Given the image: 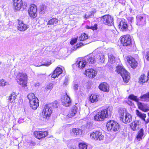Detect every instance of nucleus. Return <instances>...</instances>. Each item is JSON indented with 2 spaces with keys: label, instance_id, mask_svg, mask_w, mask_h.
Listing matches in <instances>:
<instances>
[{
  "label": "nucleus",
  "instance_id": "20",
  "mask_svg": "<svg viewBox=\"0 0 149 149\" xmlns=\"http://www.w3.org/2000/svg\"><path fill=\"white\" fill-rule=\"evenodd\" d=\"M137 105L139 108L143 111L146 112L149 110V107L147 104L141 102H138Z\"/></svg>",
  "mask_w": 149,
  "mask_h": 149
},
{
  "label": "nucleus",
  "instance_id": "10",
  "mask_svg": "<svg viewBox=\"0 0 149 149\" xmlns=\"http://www.w3.org/2000/svg\"><path fill=\"white\" fill-rule=\"evenodd\" d=\"M90 136L93 139L101 140L104 138V136L101 132L98 131H94L91 134Z\"/></svg>",
  "mask_w": 149,
  "mask_h": 149
},
{
  "label": "nucleus",
  "instance_id": "59",
  "mask_svg": "<svg viewBox=\"0 0 149 149\" xmlns=\"http://www.w3.org/2000/svg\"><path fill=\"white\" fill-rule=\"evenodd\" d=\"M148 116H149V112L148 113Z\"/></svg>",
  "mask_w": 149,
  "mask_h": 149
},
{
  "label": "nucleus",
  "instance_id": "38",
  "mask_svg": "<svg viewBox=\"0 0 149 149\" xmlns=\"http://www.w3.org/2000/svg\"><path fill=\"white\" fill-rule=\"evenodd\" d=\"M79 148L80 149H87V146L85 143H80L79 144Z\"/></svg>",
  "mask_w": 149,
  "mask_h": 149
},
{
  "label": "nucleus",
  "instance_id": "2",
  "mask_svg": "<svg viewBox=\"0 0 149 149\" xmlns=\"http://www.w3.org/2000/svg\"><path fill=\"white\" fill-rule=\"evenodd\" d=\"M120 120L123 123L127 124L130 123L132 120L131 115L126 112L125 108L120 109L119 112Z\"/></svg>",
  "mask_w": 149,
  "mask_h": 149
},
{
  "label": "nucleus",
  "instance_id": "7",
  "mask_svg": "<svg viewBox=\"0 0 149 149\" xmlns=\"http://www.w3.org/2000/svg\"><path fill=\"white\" fill-rule=\"evenodd\" d=\"M106 126L108 130L111 131H117L119 130L120 128L119 124L113 120L109 121Z\"/></svg>",
  "mask_w": 149,
  "mask_h": 149
},
{
  "label": "nucleus",
  "instance_id": "12",
  "mask_svg": "<svg viewBox=\"0 0 149 149\" xmlns=\"http://www.w3.org/2000/svg\"><path fill=\"white\" fill-rule=\"evenodd\" d=\"M131 67L133 68H136L137 65V62L136 61L135 59L130 56H128L125 58Z\"/></svg>",
  "mask_w": 149,
  "mask_h": 149
},
{
  "label": "nucleus",
  "instance_id": "55",
  "mask_svg": "<svg viewBox=\"0 0 149 149\" xmlns=\"http://www.w3.org/2000/svg\"><path fill=\"white\" fill-rule=\"evenodd\" d=\"M147 38L148 40H149V34L148 35Z\"/></svg>",
  "mask_w": 149,
  "mask_h": 149
},
{
  "label": "nucleus",
  "instance_id": "43",
  "mask_svg": "<svg viewBox=\"0 0 149 149\" xmlns=\"http://www.w3.org/2000/svg\"><path fill=\"white\" fill-rule=\"evenodd\" d=\"M53 88V84L52 83H50L48 84L45 88L46 90L48 91L51 90Z\"/></svg>",
  "mask_w": 149,
  "mask_h": 149
},
{
  "label": "nucleus",
  "instance_id": "28",
  "mask_svg": "<svg viewBox=\"0 0 149 149\" xmlns=\"http://www.w3.org/2000/svg\"><path fill=\"white\" fill-rule=\"evenodd\" d=\"M100 96L96 94H92L90 97V101L91 102H94L98 101Z\"/></svg>",
  "mask_w": 149,
  "mask_h": 149
},
{
  "label": "nucleus",
  "instance_id": "52",
  "mask_svg": "<svg viewBox=\"0 0 149 149\" xmlns=\"http://www.w3.org/2000/svg\"><path fill=\"white\" fill-rule=\"evenodd\" d=\"M23 119H20L18 120V123H22V122H23Z\"/></svg>",
  "mask_w": 149,
  "mask_h": 149
},
{
  "label": "nucleus",
  "instance_id": "23",
  "mask_svg": "<svg viewBox=\"0 0 149 149\" xmlns=\"http://www.w3.org/2000/svg\"><path fill=\"white\" fill-rule=\"evenodd\" d=\"M62 69L59 67H57L53 72V74L52 75V77L55 78L58 77L62 72Z\"/></svg>",
  "mask_w": 149,
  "mask_h": 149
},
{
  "label": "nucleus",
  "instance_id": "36",
  "mask_svg": "<svg viewBox=\"0 0 149 149\" xmlns=\"http://www.w3.org/2000/svg\"><path fill=\"white\" fill-rule=\"evenodd\" d=\"M129 98L131 100L134 101L137 103L139 102V99L137 98V97L134 95L131 94L129 96Z\"/></svg>",
  "mask_w": 149,
  "mask_h": 149
},
{
  "label": "nucleus",
  "instance_id": "35",
  "mask_svg": "<svg viewBox=\"0 0 149 149\" xmlns=\"http://www.w3.org/2000/svg\"><path fill=\"white\" fill-rule=\"evenodd\" d=\"M88 38L87 35L85 33H83L81 34V36H79V41H84L88 39Z\"/></svg>",
  "mask_w": 149,
  "mask_h": 149
},
{
  "label": "nucleus",
  "instance_id": "15",
  "mask_svg": "<svg viewBox=\"0 0 149 149\" xmlns=\"http://www.w3.org/2000/svg\"><path fill=\"white\" fill-rule=\"evenodd\" d=\"M34 136L37 139H40L44 138L48 135V132L47 131H35L34 133Z\"/></svg>",
  "mask_w": 149,
  "mask_h": 149
},
{
  "label": "nucleus",
  "instance_id": "32",
  "mask_svg": "<svg viewBox=\"0 0 149 149\" xmlns=\"http://www.w3.org/2000/svg\"><path fill=\"white\" fill-rule=\"evenodd\" d=\"M143 135V129H141L138 132V134L136 136V138L138 141L142 139Z\"/></svg>",
  "mask_w": 149,
  "mask_h": 149
},
{
  "label": "nucleus",
  "instance_id": "44",
  "mask_svg": "<svg viewBox=\"0 0 149 149\" xmlns=\"http://www.w3.org/2000/svg\"><path fill=\"white\" fill-rule=\"evenodd\" d=\"M52 104V107L55 108H57L58 107V102L57 101H54L52 104Z\"/></svg>",
  "mask_w": 149,
  "mask_h": 149
},
{
  "label": "nucleus",
  "instance_id": "29",
  "mask_svg": "<svg viewBox=\"0 0 149 149\" xmlns=\"http://www.w3.org/2000/svg\"><path fill=\"white\" fill-rule=\"evenodd\" d=\"M141 100L145 102H149V92L140 96Z\"/></svg>",
  "mask_w": 149,
  "mask_h": 149
},
{
  "label": "nucleus",
  "instance_id": "39",
  "mask_svg": "<svg viewBox=\"0 0 149 149\" xmlns=\"http://www.w3.org/2000/svg\"><path fill=\"white\" fill-rule=\"evenodd\" d=\"M9 84L8 82H6L3 79H2L0 80V85L5 86Z\"/></svg>",
  "mask_w": 149,
  "mask_h": 149
},
{
  "label": "nucleus",
  "instance_id": "49",
  "mask_svg": "<svg viewBox=\"0 0 149 149\" xmlns=\"http://www.w3.org/2000/svg\"><path fill=\"white\" fill-rule=\"evenodd\" d=\"M51 64V62H48L47 63H44L43 64H42L41 65H43L46 66H48L49 65Z\"/></svg>",
  "mask_w": 149,
  "mask_h": 149
},
{
  "label": "nucleus",
  "instance_id": "30",
  "mask_svg": "<svg viewBox=\"0 0 149 149\" xmlns=\"http://www.w3.org/2000/svg\"><path fill=\"white\" fill-rule=\"evenodd\" d=\"M81 132V130L77 128H73L71 132V134L72 135L75 136L79 134V132Z\"/></svg>",
  "mask_w": 149,
  "mask_h": 149
},
{
  "label": "nucleus",
  "instance_id": "48",
  "mask_svg": "<svg viewBox=\"0 0 149 149\" xmlns=\"http://www.w3.org/2000/svg\"><path fill=\"white\" fill-rule=\"evenodd\" d=\"M68 81V78L65 77V79L64 82L63 84L65 85H67Z\"/></svg>",
  "mask_w": 149,
  "mask_h": 149
},
{
  "label": "nucleus",
  "instance_id": "9",
  "mask_svg": "<svg viewBox=\"0 0 149 149\" xmlns=\"http://www.w3.org/2000/svg\"><path fill=\"white\" fill-rule=\"evenodd\" d=\"M136 24L139 26H142L146 23V18L144 15H138L136 17Z\"/></svg>",
  "mask_w": 149,
  "mask_h": 149
},
{
  "label": "nucleus",
  "instance_id": "61",
  "mask_svg": "<svg viewBox=\"0 0 149 149\" xmlns=\"http://www.w3.org/2000/svg\"><path fill=\"white\" fill-rule=\"evenodd\" d=\"M0 7H1V6H0Z\"/></svg>",
  "mask_w": 149,
  "mask_h": 149
},
{
  "label": "nucleus",
  "instance_id": "45",
  "mask_svg": "<svg viewBox=\"0 0 149 149\" xmlns=\"http://www.w3.org/2000/svg\"><path fill=\"white\" fill-rule=\"evenodd\" d=\"M104 57L103 55L100 56H99V61L101 63H103L104 60Z\"/></svg>",
  "mask_w": 149,
  "mask_h": 149
},
{
  "label": "nucleus",
  "instance_id": "37",
  "mask_svg": "<svg viewBox=\"0 0 149 149\" xmlns=\"http://www.w3.org/2000/svg\"><path fill=\"white\" fill-rule=\"evenodd\" d=\"M109 62L111 63L115 62V58L112 55H109L108 56Z\"/></svg>",
  "mask_w": 149,
  "mask_h": 149
},
{
  "label": "nucleus",
  "instance_id": "57",
  "mask_svg": "<svg viewBox=\"0 0 149 149\" xmlns=\"http://www.w3.org/2000/svg\"><path fill=\"white\" fill-rule=\"evenodd\" d=\"M72 149H77L76 148H73Z\"/></svg>",
  "mask_w": 149,
  "mask_h": 149
},
{
  "label": "nucleus",
  "instance_id": "51",
  "mask_svg": "<svg viewBox=\"0 0 149 149\" xmlns=\"http://www.w3.org/2000/svg\"><path fill=\"white\" fill-rule=\"evenodd\" d=\"M79 87V85L77 84H76L74 85V89L75 90H77L78 89V87Z\"/></svg>",
  "mask_w": 149,
  "mask_h": 149
},
{
  "label": "nucleus",
  "instance_id": "31",
  "mask_svg": "<svg viewBox=\"0 0 149 149\" xmlns=\"http://www.w3.org/2000/svg\"><path fill=\"white\" fill-rule=\"evenodd\" d=\"M136 115L142 119L144 120H145V118L146 117V114L144 113H142L140 112L138 110H136Z\"/></svg>",
  "mask_w": 149,
  "mask_h": 149
},
{
  "label": "nucleus",
  "instance_id": "3",
  "mask_svg": "<svg viewBox=\"0 0 149 149\" xmlns=\"http://www.w3.org/2000/svg\"><path fill=\"white\" fill-rule=\"evenodd\" d=\"M116 71L118 73H120L122 77L123 81L126 83H127L130 78L129 73L121 65H118L116 67Z\"/></svg>",
  "mask_w": 149,
  "mask_h": 149
},
{
  "label": "nucleus",
  "instance_id": "14",
  "mask_svg": "<svg viewBox=\"0 0 149 149\" xmlns=\"http://www.w3.org/2000/svg\"><path fill=\"white\" fill-rule=\"evenodd\" d=\"M118 27L120 30L123 31H127L128 29L127 22L124 19H122L119 22Z\"/></svg>",
  "mask_w": 149,
  "mask_h": 149
},
{
  "label": "nucleus",
  "instance_id": "42",
  "mask_svg": "<svg viewBox=\"0 0 149 149\" xmlns=\"http://www.w3.org/2000/svg\"><path fill=\"white\" fill-rule=\"evenodd\" d=\"M87 29H90L93 30H96L97 29V24H95L93 26L90 27L89 26H87Z\"/></svg>",
  "mask_w": 149,
  "mask_h": 149
},
{
  "label": "nucleus",
  "instance_id": "17",
  "mask_svg": "<svg viewBox=\"0 0 149 149\" xmlns=\"http://www.w3.org/2000/svg\"><path fill=\"white\" fill-rule=\"evenodd\" d=\"M23 5L22 0H13L14 7L15 10H19Z\"/></svg>",
  "mask_w": 149,
  "mask_h": 149
},
{
  "label": "nucleus",
  "instance_id": "26",
  "mask_svg": "<svg viewBox=\"0 0 149 149\" xmlns=\"http://www.w3.org/2000/svg\"><path fill=\"white\" fill-rule=\"evenodd\" d=\"M149 78L148 74L146 76L144 74H142L139 79V82L140 83H144L147 82Z\"/></svg>",
  "mask_w": 149,
  "mask_h": 149
},
{
  "label": "nucleus",
  "instance_id": "6",
  "mask_svg": "<svg viewBox=\"0 0 149 149\" xmlns=\"http://www.w3.org/2000/svg\"><path fill=\"white\" fill-rule=\"evenodd\" d=\"M16 79L19 85L24 87L26 86L27 77V75L25 73H19L16 76Z\"/></svg>",
  "mask_w": 149,
  "mask_h": 149
},
{
  "label": "nucleus",
  "instance_id": "11",
  "mask_svg": "<svg viewBox=\"0 0 149 149\" xmlns=\"http://www.w3.org/2000/svg\"><path fill=\"white\" fill-rule=\"evenodd\" d=\"M131 38L128 35L124 36L120 41L123 46H127L130 45L131 43Z\"/></svg>",
  "mask_w": 149,
  "mask_h": 149
},
{
  "label": "nucleus",
  "instance_id": "5",
  "mask_svg": "<svg viewBox=\"0 0 149 149\" xmlns=\"http://www.w3.org/2000/svg\"><path fill=\"white\" fill-rule=\"evenodd\" d=\"M27 97L29 100L31 108L33 110L36 109L39 106L38 99L33 93L29 94L27 96Z\"/></svg>",
  "mask_w": 149,
  "mask_h": 149
},
{
  "label": "nucleus",
  "instance_id": "4",
  "mask_svg": "<svg viewBox=\"0 0 149 149\" xmlns=\"http://www.w3.org/2000/svg\"><path fill=\"white\" fill-rule=\"evenodd\" d=\"M52 112V104H46L42 113V115L43 116V120L47 121L48 120Z\"/></svg>",
  "mask_w": 149,
  "mask_h": 149
},
{
  "label": "nucleus",
  "instance_id": "54",
  "mask_svg": "<svg viewBox=\"0 0 149 149\" xmlns=\"http://www.w3.org/2000/svg\"><path fill=\"white\" fill-rule=\"evenodd\" d=\"M146 122L147 123H148V122H149V118L146 121Z\"/></svg>",
  "mask_w": 149,
  "mask_h": 149
},
{
  "label": "nucleus",
  "instance_id": "16",
  "mask_svg": "<svg viewBox=\"0 0 149 149\" xmlns=\"http://www.w3.org/2000/svg\"><path fill=\"white\" fill-rule=\"evenodd\" d=\"M61 101L62 104L64 106H69L71 104V102L70 97L67 95L62 97Z\"/></svg>",
  "mask_w": 149,
  "mask_h": 149
},
{
  "label": "nucleus",
  "instance_id": "25",
  "mask_svg": "<svg viewBox=\"0 0 149 149\" xmlns=\"http://www.w3.org/2000/svg\"><path fill=\"white\" fill-rule=\"evenodd\" d=\"M139 125V122L138 121H135L133 122L131 124L130 127L134 131H136L138 129Z\"/></svg>",
  "mask_w": 149,
  "mask_h": 149
},
{
  "label": "nucleus",
  "instance_id": "19",
  "mask_svg": "<svg viewBox=\"0 0 149 149\" xmlns=\"http://www.w3.org/2000/svg\"><path fill=\"white\" fill-rule=\"evenodd\" d=\"M18 21V26H17V28L19 30L21 31H24L28 29L27 26L23 23L22 21L19 19Z\"/></svg>",
  "mask_w": 149,
  "mask_h": 149
},
{
  "label": "nucleus",
  "instance_id": "53",
  "mask_svg": "<svg viewBox=\"0 0 149 149\" xmlns=\"http://www.w3.org/2000/svg\"><path fill=\"white\" fill-rule=\"evenodd\" d=\"M128 104H129L130 105H132V102L131 101H128Z\"/></svg>",
  "mask_w": 149,
  "mask_h": 149
},
{
  "label": "nucleus",
  "instance_id": "34",
  "mask_svg": "<svg viewBox=\"0 0 149 149\" xmlns=\"http://www.w3.org/2000/svg\"><path fill=\"white\" fill-rule=\"evenodd\" d=\"M58 21V19L57 18H55L49 20L47 23V25H54L57 24Z\"/></svg>",
  "mask_w": 149,
  "mask_h": 149
},
{
  "label": "nucleus",
  "instance_id": "13",
  "mask_svg": "<svg viewBox=\"0 0 149 149\" xmlns=\"http://www.w3.org/2000/svg\"><path fill=\"white\" fill-rule=\"evenodd\" d=\"M37 8L34 4L31 5L28 10V13L31 17L35 18L37 16Z\"/></svg>",
  "mask_w": 149,
  "mask_h": 149
},
{
  "label": "nucleus",
  "instance_id": "58",
  "mask_svg": "<svg viewBox=\"0 0 149 149\" xmlns=\"http://www.w3.org/2000/svg\"><path fill=\"white\" fill-rule=\"evenodd\" d=\"M1 64V62H0V65Z\"/></svg>",
  "mask_w": 149,
  "mask_h": 149
},
{
  "label": "nucleus",
  "instance_id": "8",
  "mask_svg": "<svg viewBox=\"0 0 149 149\" xmlns=\"http://www.w3.org/2000/svg\"><path fill=\"white\" fill-rule=\"evenodd\" d=\"M103 22L106 25L112 26L113 24V19L111 15H108L102 17Z\"/></svg>",
  "mask_w": 149,
  "mask_h": 149
},
{
  "label": "nucleus",
  "instance_id": "27",
  "mask_svg": "<svg viewBox=\"0 0 149 149\" xmlns=\"http://www.w3.org/2000/svg\"><path fill=\"white\" fill-rule=\"evenodd\" d=\"M77 62V63L76 66L80 69H82L84 68L86 64V62L85 60L82 61H78Z\"/></svg>",
  "mask_w": 149,
  "mask_h": 149
},
{
  "label": "nucleus",
  "instance_id": "47",
  "mask_svg": "<svg viewBox=\"0 0 149 149\" xmlns=\"http://www.w3.org/2000/svg\"><path fill=\"white\" fill-rule=\"evenodd\" d=\"M87 43H86V44ZM83 45H85V44L84 43H83L82 42H80L79 44H77L76 45V47L77 48H78L80 47L81 46Z\"/></svg>",
  "mask_w": 149,
  "mask_h": 149
},
{
  "label": "nucleus",
  "instance_id": "60",
  "mask_svg": "<svg viewBox=\"0 0 149 149\" xmlns=\"http://www.w3.org/2000/svg\"><path fill=\"white\" fill-rule=\"evenodd\" d=\"M40 66V65H39V66L38 65V66Z\"/></svg>",
  "mask_w": 149,
  "mask_h": 149
},
{
  "label": "nucleus",
  "instance_id": "46",
  "mask_svg": "<svg viewBox=\"0 0 149 149\" xmlns=\"http://www.w3.org/2000/svg\"><path fill=\"white\" fill-rule=\"evenodd\" d=\"M77 40V38L73 39L70 41V43L71 45H73L76 42Z\"/></svg>",
  "mask_w": 149,
  "mask_h": 149
},
{
  "label": "nucleus",
  "instance_id": "1",
  "mask_svg": "<svg viewBox=\"0 0 149 149\" xmlns=\"http://www.w3.org/2000/svg\"><path fill=\"white\" fill-rule=\"evenodd\" d=\"M112 111V108L108 107L107 109L98 112L94 119L96 121H102L105 118L110 117Z\"/></svg>",
  "mask_w": 149,
  "mask_h": 149
},
{
  "label": "nucleus",
  "instance_id": "21",
  "mask_svg": "<svg viewBox=\"0 0 149 149\" xmlns=\"http://www.w3.org/2000/svg\"><path fill=\"white\" fill-rule=\"evenodd\" d=\"M97 74V72L92 69H89L86 70V74L89 77L93 78Z\"/></svg>",
  "mask_w": 149,
  "mask_h": 149
},
{
  "label": "nucleus",
  "instance_id": "18",
  "mask_svg": "<svg viewBox=\"0 0 149 149\" xmlns=\"http://www.w3.org/2000/svg\"><path fill=\"white\" fill-rule=\"evenodd\" d=\"M84 59L86 63L92 64L95 62V56L93 55H90L85 57Z\"/></svg>",
  "mask_w": 149,
  "mask_h": 149
},
{
  "label": "nucleus",
  "instance_id": "50",
  "mask_svg": "<svg viewBox=\"0 0 149 149\" xmlns=\"http://www.w3.org/2000/svg\"><path fill=\"white\" fill-rule=\"evenodd\" d=\"M146 58L149 61V51L147 52Z\"/></svg>",
  "mask_w": 149,
  "mask_h": 149
},
{
  "label": "nucleus",
  "instance_id": "24",
  "mask_svg": "<svg viewBox=\"0 0 149 149\" xmlns=\"http://www.w3.org/2000/svg\"><path fill=\"white\" fill-rule=\"evenodd\" d=\"M77 107L76 106H74L73 109H71L69 112L68 114L66 116V118H70L73 117L77 112Z\"/></svg>",
  "mask_w": 149,
  "mask_h": 149
},
{
  "label": "nucleus",
  "instance_id": "40",
  "mask_svg": "<svg viewBox=\"0 0 149 149\" xmlns=\"http://www.w3.org/2000/svg\"><path fill=\"white\" fill-rule=\"evenodd\" d=\"M93 15V12H89L86 13L84 17V18L86 19H88L91 16Z\"/></svg>",
  "mask_w": 149,
  "mask_h": 149
},
{
  "label": "nucleus",
  "instance_id": "22",
  "mask_svg": "<svg viewBox=\"0 0 149 149\" xmlns=\"http://www.w3.org/2000/svg\"><path fill=\"white\" fill-rule=\"evenodd\" d=\"M99 88L101 90L106 92L109 91V86L105 82L101 83L99 86Z\"/></svg>",
  "mask_w": 149,
  "mask_h": 149
},
{
  "label": "nucleus",
  "instance_id": "41",
  "mask_svg": "<svg viewBox=\"0 0 149 149\" xmlns=\"http://www.w3.org/2000/svg\"><path fill=\"white\" fill-rule=\"evenodd\" d=\"M46 7L45 5H42L40 8V12L42 13H44L46 11Z\"/></svg>",
  "mask_w": 149,
  "mask_h": 149
},
{
  "label": "nucleus",
  "instance_id": "56",
  "mask_svg": "<svg viewBox=\"0 0 149 149\" xmlns=\"http://www.w3.org/2000/svg\"><path fill=\"white\" fill-rule=\"evenodd\" d=\"M148 76H149V72L148 73Z\"/></svg>",
  "mask_w": 149,
  "mask_h": 149
},
{
  "label": "nucleus",
  "instance_id": "33",
  "mask_svg": "<svg viewBox=\"0 0 149 149\" xmlns=\"http://www.w3.org/2000/svg\"><path fill=\"white\" fill-rule=\"evenodd\" d=\"M16 95L15 93L13 92L9 96L8 100L10 103L13 102L15 100Z\"/></svg>",
  "mask_w": 149,
  "mask_h": 149
}]
</instances>
